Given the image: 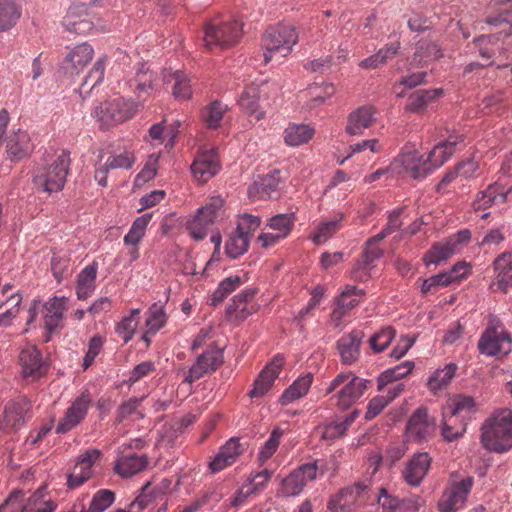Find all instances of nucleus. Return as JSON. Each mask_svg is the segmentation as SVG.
Returning a JSON list of instances; mask_svg holds the SVG:
<instances>
[{
  "mask_svg": "<svg viewBox=\"0 0 512 512\" xmlns=\"http://www.w3.org/2000/svg\"><path fill=\"white\" fill-rule=\"evenodd\" d=\"M482 446L494 453H505L512 448V410H496L481 427Z\"/></svg>",
  "mask_w": 512,
  "mask_h": 512,
  "instance_id": "1",
  "label": "nucleus"
},
{
  "mask_svg": "<svg viewBox=\"0 0 512 512\" xmlns=\"http://www.w3.org/2000/svg\"><path fill=\"white\" fill-rule=\"evenodd\" d=\"M372 381L361 378L353 372H341L336 375L326 388L327 394H332L331 400L341 410L351 408L370 388Z\"/></svg>",
  "mask_w": 512,
  "mask_h": 512,
  "instance_id": "2",
  "label": "nucleus"
},
{
  "mask_svg": "<svg viewBox=\"0 0 512 512\" xmlns=\"http://www.w3.org/2000/svg\"><path fill=\"white\" fill-rule=\"evenodd\" d=\"M70 164V153L65 150L57 151L49 163L36 169L33 176L35 186L48 194L61 191L64 188Z\"/></svg>",
  "mask_w": 512,
  "mask_h": 512,
  "instance_id": "3",
  "label": "nucleus"
},
{
  "mask_svg": "<svg viewBox=\"0 0 512 512\" xmlns=\"http://www.w3.org/2000/svg\"><path fill=\"white\" fill-rule=\"evenodd\" d=\"M242 29L243 23L236 19H211L204 26V45L208 50L234 46L241 39Z\"/></svg>",
  "mask_w": 512,
  "mask_h": 512,
  "instance_id": "4",
  "label": "nucleus"
},
{
  "mask_svg": "<svg viewBox=\"0 0 512 512\" xmlns=\"http://www.w3.org/2000/svg\"><path fill=\"white\" fill-rule=\"evenodd\" d=\"M478 350L481 354L497 358L505 357L512 351V336L497 316H489L478 341Z\"/></svg>",
  "mask_w": 512,
  "mask_h": 512,
  "instance_id": "5",
  "label": "nucleus"
},
{
  "mask_svg": "<svg viewBox=\"0 0 512 512\" xmlns=\"http://www.w3.org/2000/svg\"><path fill=\"white\" fill-rule=\"evenodd\" d=\"M298 33L291 25L279 24L269 27L262 37L264 49V63H269L273 58L288 56L298 42Z\"/></svg>",
  "mask_w": 512,
  "mask_h": 512,
  "instance_id": "6",
  "label": "nucleus"
},
{
  "mask_svg": "<svg viewBox=\"0 0 512 512\" xmlns=\"http://www.w3.org/2000/svg\"><path fill=\"white\" fill-rule=\"evenodd\" d=\"M138 107L133 100L117 97L101 103L95 109V116L103 128H109L132 118Z\"/></svg>",
  "mask_w": 512,
  "mask_h": 512,
  "instance_id": "7",
  "label": "nucleus"
},
{
  "mask_svg": "<svg viewBox=\"0 0 512 512\" xmlns=\"http://www.w3.org/2000/svg\"><path fill=\"white\" fill-rule=\"evenodd\" d=\"M319 461L305 463L298 468L294 469L288 476H286L280 485L278 495L283 497H293L299 495L308 482L317 478L319 469Z\"/></svg>",
  "mask_w": 512,
  "mask_h": 512,
  "instance_id": "8",
  "label": "nucleus"
},
{
  "mask_svg": "<svg viewBox=\"0 0 512 512\" xmlns=\"http://www.w3.org/2000/svg\"><path fill=\"white\" fill-rule=\"evenodd\" d=\"M473 477H466L460 481H452L444 490L438 501L440 512H456L465 506L467 497L473 487Z\"/></svg>",
  "mask_w": 512,
  "mask_h": 512,
  "instance_id": "9",
  "label": "nucleus"
},
{
  "mask_svg": "<svg viewBox=\"0 0 512 512\" xmlns=\"http://www.w3.org/2000/svg\"><path fill=\"white\" fill-rule=\"evenodd\" d=\"M101 457V450L96 448H90L81 453L72 471L68 475V487L71 489L78 488L92 478L94 467L100 461Z\"/></svg>",
  "mask_w": 512,
  "mask_h": 512,
  "instance_id": "10",
  "label": "nucleus"
},
{
  "mask_svg": "<svg viewBox=\"0 0 512 512\" xmlns=\"http://www.w3.org/2000/svg\"><path fill=\"white\" fill-rule=\"evenodd\" d=\"M92 404V397L88 391L82 392L66 409L64 416L56 426V433L65 434L78 426L87 416Z\"/></svg>",
  "mask_w": 512,
  "mask_h": 512,
  "instance_id": "11",
  "label": "nucleus"
},
{
  "mask_svg": "<svg viewBox=\"0 0 512 512\" xmlns=\"http://www.w3.org/2000/svg\"><path fill=\"white\" fill-rule=\"evenodd\" d=\"M470 238L471 232L465 229L449 237L444 242L434 244L425 255L424 260L426 264L437 265L440 262L449 259L452 255L458 252L461 245L468 243Z\"/></svg>",
  "mask_w": 512,
  "mask_h": 512,
  "instance_id": "12",
  "label": "nucleus"
},
{
  "mask_svg": "<svg viewBox=\"0 0 512 512\" xmlns=\"http://www.w3.org/2000/svg\"><path fill=\"white\" fill-rule=\"evenodd\" d=\"M94 49L88 43H81L70 48L60 63V70L69 77L79 75L90 63Z\"/></svg>",
  "mask_w": 512,
  "mask_h": 512,
  "instance_id": "13",
  "label": "nucleus"
},
{
  "mask_svg": "<svg viewBox=\"0 0 512 512\" xmlns=\"http://www.w3.org/2000/svg\"><path fill=\"white\" fill-rule=\"evenodd\" d=\"M224 361L223 350L213 347L203 352L189 369L185 382L193 383L207 374L214 372Z\"/></svg>",
  "mask_w": 512,
  "mask_h": 512,
  "instance_id": "14",
  "label": "nucleus"
},
{
  "mask_svg": "<svg viewBox=\"0 0 512 512\" xmlns=\"http://www.w3.org/2000/svg\"><path fill=\"white\" fill-rule=\"evenodd\" d=\"M224 361L223 350L213 347L203 352L189 369L185 382L193 383L207 374L214 372Z\"/></svg>",
  "mask_w": 512,
  "mask_h": 512,
  "instance_id": "15",
  "label": "nucleus"
},
{
  "mask_svg": "<svg viewBox=\"0 0 512 512\" xmlns=\"http://www.w3.org/2000/svg\"><path fill=\"white\" fill-rule=\"evenodd\" d=\"M436 424L425 408L417 409L407 423V437L413 442L428 441L434 435Z\"/></svg>",
  "mask_w": 512,
  "mask_h": 512,
  "instance_id": "16",
  "label": "nucleus"
},
{
  "mask_svg": "<svg viewBox=\"0 0 512 512\" xmlns=\"http://www.w3.org/2000/svg\"><path fill=\"white\" fill-rule=\"evenodd\" d=\"M220 170V163L215 148L200 151L195 157L191 172L198 183H206L214 177Z\"/></svg>",
  "mask_w": 512,
  "mask_h": 512,
  "instance_id": "17",
  "label": "nucleus"
},
{
  "mask_svg": "<svg viewBox=\"0 0 512 512\" xmlns=\"http://www.w3.org/2000/svg\"><path fill=\"white\" fill-rule=\"evenodd\" d=\"M377 120V110L371 105L360 106L347 117L345 132L350 136H361L366 129L374 126Z\"/></svg>",
  "mask_w": 512,
  "mask_h": 512,
  "instance_id": "18",
  "label": "nucleus"
},
{
  "mask_svg": "<svg viewBox=\"0 0 512 512\" xmlns=\"http://www.w3.org/2000/svg\"><path fill=\"white\" fill-rule=\"evenodd\" d=\"M284 365V358L276 355L270 363L260 372L257 379L254 381L253 388L249 392L251 398L264 396L272 387L274 381L279 376L281 369Z\"/></svg>",
  "mask_w": 512,
  "mask_h": 512,
  "instance_id": "19",
  "label": "nucleus"
},
{
  "mask_svg": "<svg viewBox=\"0 0 512 512\" xmlns=\"http://www.w3.org/2000/svg\"><path fill=\"white\" fill-rule=\"evenodd\" d=\"M68 299L66 297H52L42 305L44 326L49 334L63 327V321Z\"/></svg>",
  "mask_w": 512,
  "mask_h": 512,
  "instance_id": "20",
  "label": "nucleus"
},
{
  "mask_svg": "<svg viewBox=\"0 0 512 512\" xmlns=\"http://www.w3.org/2000/svg\"><path fill=\"white\" fill-rule=\"evenodd\" d=\"M135 163V157L131 152L124 151L120 154L110 155L104 163H97L94 178L102 187L107 185V175L114 169H130Z\"/></svg>",
  "mask_w": 512,
  "mask_h": 512,
  "instance_id": "21",
  "label": "nucleus"
},
{
  "mask_svg": "<svg viewBox=\"0 0 512 512\" xmlns=\"http://www.w3.org/2000/svg\"><path fill=\"white\" fill-rule=\"evenodd\" d=\"M22 374L25 378L39 379L47 372V366L43 361L41 352L36 346H27L22 349L19 356Z\"/></svg>",
  "mask_w": 512,
  "mask_h": 512,
  "instance_id": "22",
  "label": "nucleus"
},
{
  "mask_svg": "<svg viewBox=\"0 0 512 512\" xmlns=\"http://www.w3.org/2000/svg\"><path fill=\"white\" fill-rule=\"evenodd\" d=\"M365 295L364 290L356 286L347 285L337 299L336 307L331 313V319L336 325L340 324L342 319L355 308Z\"/></svg>",
  "mask_w": 512,
  "mask_h": 512,
  "instance_id": "23",
  "label": "nucleus"
},
{
  "mask_svg": "<svg viewBox=\"0 0 512 512\" xmlns=\"http://www.w3.org/2000/svg\"><path fill=\"white\" fill-rule=\"evenodd\" d=\"M368 489L364 482H358L352 486L346 487L329 502V508L333 512H352L353 505L362 497Z\"/></svg>",
  "mask_w": 512,
  "mask_h": 512,
  "instance_id": "24",
  "label": "nucleus"
},
{
  "mask_svg": "<svg viewBox=\"0 0 512 512\" xmlns=\"http://www.w3.org/2000/svg\"><path fill=\"white\" fill-rule=\"evenodd\" d=\"M243 453L242 445L236 438L229 439L209 463L212 473H218L234 464L237 458Z\"/></svg>",
  "mask_w": 512,
  "mask_h": 512,
  "instance_id": "25",
  "label": "nucleus"
},
{
  "mask_svg": "<svg viewBox=\"0 0 512 512\" xmlns=\"http://www.w3.org/2000/svg\"><path fill=\"white\" fill-rule=\"evenodd\" d=\"M31 403L25 396L10 400L4 410V425L13 430L19 429L25 422Z\"/></svg>",
  "mask_w": 512,
  "mask_h": 512,
  "instance_id": "26",
  "label": "nucleus"
},
{
  "mask_svg": "<svg viewBox=\"0 0 512 512\" xmlns=\"http://www.w3.org/2000/svg\"><path fill=\"white\" fill-rule=\"evenodd\" d=\"M362 338V331L353 330L337 341V349L343 364L352 365L359 359Z\"/></svg>",
  "mask_w": 512,
  "mask_h": 512,
  "instance_id": "27",
  "label": "nucleus"
},
{
  "mask_svg": "<svg viewBox=\"0 0 512 512\" xmlns=\"http://www.w3.org/2000/svg\"><path fill=\"white\" fill-rule=\"evenodd\" d=\"M431 466V458L428 453L415 454L407 463L403 471L405 481L411 486H419L427 475Z\"/></svg>",
  "mask_w": 512,
  "mask_h": 512,
  "instance_id": "28",
  "label": "nucleus"
},
{
  "mask_svg": "<svg viewBox=\"0 0 512 512\" xmlns=\"http://www.w3.org/2000/svg\"><path fill=\"white\" fill-rule=\"evenodd\" d=\"M148 463V458L145 455L122 451L116 460L114 470L121 477L128 478L146 469Z\"/></svg>",
  "mask_w": 512,
  "mask_h": 512,
  "instance_id": "29",
  "label": "nucleus"
},
{
  "mask_svg": "<svg viewBox=\"0 0 512 512\" xmlns=\"http://www.w3.org/2000/svg\"><path fill=\"white\" fill-rule=\"evenodd\" d=\"M496 272L494 285L506 293L512 287V252L504 251L493 261Z\"/></svg>",
  "mask_w": 512,
  "mask_h": 512,
  "instance_id": "30",
  "label": "nucleus"
},
{
  "mask_svg": "<svg viewBox=\"0 0 512 512\" xmlns=\"http://www.w3.org/2000/svg\"><path fill=\"white\" fill-rule=\"evenodd\" d=\"M402 163L405 169L415 179L424 178L434 171L429 156L420 154L418 151L402 154Z\"/></svg>",
  "mask_w": 512,
  "mask_h": 512,
  "instance_id": "31",
  "label": "nucleus"
},
{
  "mask_svg": "<svg viewBox=\"0 0 512 512\" xmlns=\"http://www.w3.org/2000/svg\"><path fill=\"white\" fill-rule=\"evenodd\" d=\"M507 191L499 183L491 184L486 190L477 194L473 201L475 211L486 210L494 205L502 204L506 201Z\"/></svg>",
  "mask_w": 512,
  "mask_h": 512,
  "instance_id": "32",
  "label": "nucleus"
},
{
  "mask_svg": "<svg viewBox=\"0 0 512 512\" xmlns=\"http://www.w3.org/2000/svg\"><path fill=\"white\" fill-rule=\"evenodd\" d=\"M33 149L31 138L26 131L18 130L7 140V153L12 159L21 160L28 156Z\"/></svg>",
  "mask_w": 512,
  "mask_h": 512,
  "instance_id": "33",
  "label": "nucleus"
},
{
  "mask_svg": "<svg viewBox=\"0 0 512 512\" xmlns=\"http://www.w3.org/2000/svg\"><path fill=\"white\" fill-rule=\"evenodd\" d=\"M97 271L98 263L96 261H93L80 271L76 280V295L78 299L84 300L93 294L96 287Z\"/></svg>",
  "mask_w": 512,
  "mask_h": 512,
  "instance_id": "34",
  "label": "nucleus"
},
{
  "mask_svg": "<svg viewBox=\"0 0 512 512\" xmlns=\"http://www.w3.org/2000/svg\"><path fill=\"white\" fill-rule=\"evenodd\" d=\"M313 378V374L310 372L298 377L284 390L280 397V403L282 405H288L305 396L313 383Z\"/></svg>",
  "mask_w": 512,
  "mask_h": 512,
  "instance_id": "35",
  "label": "nucleus"
},
{
  "mask_svg": "<svg viewBox=\"0 0 512 512\" xmlns=\"http://www.w3.org/2000/svg\"><path fill=\"white\" fill-rule=\"evenodd\" d=\"M345 215L343 213H336L331 218L321 222L314 234L312 235V241L316 245H320L325 243L328 239H330L334 234H336L342 227V221L344 220Z\"/></svg>",
  "mask_w": 512,
  "mask_h": 512,
  "instance_id": "36",
  "label": "nucleus"
},
{
  "mask_svg": "<svg viewBox=\"0 0 512 512\" xmlns=\"http://www.w3.org/2000/svg\"><path fill=\"white\" fill-rule=\"evenodd\" d=\"M359 416V411L354 410L350 414L346 415L342 420L332 421L325 424L323 427H319L320 435L323 440L333 441L338 437L343 436L348 427L355 421Z\"/></svg>",
  "mask_w": 512,
  "mask_h": 512,
  "instance_id": "37",
  "label": "nucleus"
},
{
  "mask_svg": "<svg viewBox=\"0 0 512 512\" xmlns=\"http://www.w3.org/2000/svg\"><path fill=\"white\" fill-rule=\"evenodd\" d=\"M259 88L251 85L245 88L239 98L240 107L256 121L265 117V111L259 108Z\"/></svg>",
  "mask_w": 512,
  "mask_h": 512,
  "instance_id": "38",
  "label": "nucleus"
},
{
  "mask_svg": "<svg viewBox=\"0 0 512 512\" xmlns=\"http://www.w3.org/2000/svg\"><path fill=\"white\" fill-rule=\"evenodd\" d=\"M21 16L19 0H0V32L16 25Z\"/></svg>",
  "mask_w": 512,
  "mask_h": 512,
  "instance_id": "39",
  "label": "nucleus"
},
{
  "mask_svg": "<svg viewBox=\"0 0 512 512\" xmlns=\"http://www.w3.org/2000/svg\"><path fill=\"white\" fill-rule=\"evenodd\" d=\"M442 93V89L418 90L409 96L407 109L413 113H421L430 102L440 97Z\"/></svg>",
  "mask_w": 512,
  "mask_h": 512,
  "instance_id": "40",
  "label": "nucleus"
},
{
  "mask_svg": "<svg viewBox=\"0 0 512 512\" xmlns=\"http://www.w3.org/2000/svg\"><path fill=\"white\" fill-rule=\"evenodd\" d=\"M76 10H81L82 12H85V6H72L69 8L66 16L63 20V25L65 28L70 31L77 34H87L93 29V23L89 19L88 15L85 14L83 18L79 19V22H76Z\"/></svg>",
  "mask_w": 512,
  "mask_h": 512,
  "instance_id": "41",
  "label": "nucleus"
},
{
  "mask_svg": "<svg viewBox=\"0 0 512 512\" xmlns=\"http://www.w3.org/2000/svg\"><path fill=\"white\" fill-rule=\"evenodd\" d=\"M465 419L459 418L453 414H450L448 411H443V426L441 434L443 438L451 442L461 436L466 431V423Z\"/></svg>",
  "mask_w": 512,
  "mask_h": 512,
  "instance_id": "42",
  "label": "nucleus"
},
{
  "mask_svg": "<svg viewBox=\"0 0 512 512\" xmlns=\"http://www.w3.org/2000/svg\"><path fill=\"white\" fill-rule=\"evenodd\" d=\"M227 109V105L220 101H214L201 110V120L207 128L217 129L220 127Z\"/></svg>",
  "mask_w": 512,
  "mask_h": 512,
  "instance_id": "43",
  "label": "nucleus"
},
{
  "mask_svg": "<svg viewBox=\"0 0 512 512\" xmlns=\"http://www.w3.org/2000/svg\"><path fill=\"white\" fill-rule=\"evenodd\" d=\"M314 135V130L304 124H290L284 131L285 143L289 146H299L308 142Z\"/></svg>",
  "mask_w": 512,
  "mask_h": 512,
  "instance_id": "44",
  "label": "nucleus"
},
{
  "mask_svg": "<svg viewBox=\"0 0 512 512\" xmlns=\"http://www.w3.org/2000/svg\"><path fill=\"white\" fill-rule=\"evenodd\" d=\"M212 224L211 219L206 218L197 210L195 215L187 219L185 228L192 239L201 241L207 236L209 227Z\"/></svg>",
  "mask_w": 512,
  "mask_h": 512,
  "instance_id": "45",
  "label": "nucleus"
},
{
  "mask_svg": "<svg viewBox=\"0 0 512 512\" xmlns=\"http://www.w3.org/2000/svg\"><path fill=\"white\" fill-rule=\"evenodd\" d=\"M140 312L141 310L138 308L132 309L130 314L123 317L116 325L115 331L124 343H128L134 337L139 324Z\"/></svg>",
  "mask_w": 512,
  "mask_h": 512,
  "instance_id": "46",
  "label": "nucleus"
},
{
  "mask_svg": "<svg viewBox=\"0 0 512 512\" xmlns=\"http://www.w3.org/2000/svg\"><path fill=\"white\" fill-rule=\"evenodd\" d=\"M441 56V50L436 43L422 40L417 44L413 62L417 65L424 66L428 62L438 59Z\"/></svg>",
  "mask_w": 512,
  "mask_h": 512,
  "instance_id": "47",
  "label": "nucleus"
},
{
  "mask_svg": "<svg viewBox=\"0 0 512 512\" xmlns=\"http://www.w3.org/2000/svg\"><path fill=\"white\" fill-rule=\"evenodd\" d=\"M152 219V213H145L136 218L132 223L129 232L124 236L123 242L125 245H138L143 239L147 226Z\"/></svg>",
  "mask_w": 512,
  "mask_h": 512,
  "instance_id": "48",
  "label": "nucleus"
},
{
  "mask_svg": "<svg viewBox=\"0 0 512 512\" xmlns=\"http://www.w3.org/2000/svg\"><path fill=\"white\" fill-rule=\"evenodd\" d=\"M250 240L237 231H233L225 244V251L228 257L236 259L248 251Z\"/></svg>",
  "mask_w": 512,
  "mask_h": 512,
  "instance_id": "49",
  "label": "nucleus"
},
{
  "mask_svg": "<svg viewBox=\"0 0 512 512\" xmlns=\"http://www.w3.org/2000/svg\"><path fill=\"white\" fill-rule=\"evenodd\" d=\"M295 224L294 213L277 214L268 219L266 228L278 232L285 238L289 236Z\"/></svg>",
  "mask_w": 512,
  "mask_h": 512,
  "instance_id": "50",
  "label": "nucleus"
},
{
  "mask_svg": "<svg viewBox=\"0 0 512 512\" xmlns=\"http://www.w3.org/2000/svg\"><path fill=\"white\" fill-rule=\"evenodd\" d=\"M475 407L474 399L469 396H456L448 403L444 410L459 418L465 419L473 412Z\"/></svg>",
  "mask_w": 512,
  "mask_h": 512,
  "instance_id": "51",
  "label": "nucleus"
},
{
  "mask_svg": "<svg viewBox=\"0 0 512 512\" xmlns=\"http://www.w3.org/2000/svg\"><path fill=\"white\" fill-rule=\"evenodd\" d=\"M457 366L453 363L446 365L443 369L436 370L428 379L427 386L431 391H438L446 386L454 377Z\"/></svg>",
  "mask_w": 512,
  "mask_h": 512,
  "instance_id": "52",
  "label": "nucleus"
},
{
  "mask_svg": "<svg viewBox=\"0 0 512 512\" xmlns=\"http://www.w3.org/2000/svg\"><path fill=\"white\" fill-rule=\"evenodd\" d=\"M261 217L258 215L243 213L237 216L235 231L249 240L261 225Z\"/></svg>",
  "mask_w": 512,
  "mask_h": 512,
  "instance_id": "53",
  "label": "nucleus"
},
{
  "mask_svg": "<svg viewBox=\"0 0 512 512\" xmlns=\"http://www.w3.org/2000/svg\"><path fill=\"white\" fill-rule=\"evenodd\" d=\"M174 81L173 96L179 100H188L192 96L191 79L182 71H175L172 74Z\"/></svg>",
  "mask_w": 512,
  "mask_h": 512,
  "instance_id": "54",
  "label": "nucleus"
},
{
  "mask_svg": "<svg viewBox=\"0 0 512 512\" xmlns=\"http://www.w3.org/2000/svg\"><path fill=\"white\" fill-rule=\"evenodd\" d=\"M167 316L164 312L163 306L154 303L147 311L146 327L147 333L155 334L165 326Z\"/></svg>",
  "mask_w": 512,
  "mask_h": 512,
  "instance_id": "55",
  "label": "nucleus"
},
{
  "mask_svg": "<svg viewBox=\"0 0 512 512\" xmlns=\"http://www.w3.org/2000/svg\"><path fill=\"white\" fill-rule=\"evenodd\" d=\"M154 73L150 71H139L133 79V85L137 97L141 100L146 98L153 91Z\"/></svg>",
  "mask_w": 512,
  "mask_h": 512,
  "instance_id": "56",
  "label": "nucleus"
},
{
  "mask_svg": "<svg viewBox=\"0 0 512 512\" xmlns=\"http://www.w3.org/2000/svg\"><path fill=\"white\" fill-rule=\"evenodd\" d=\"M283 433V430H281L280 428H275L271 432L269 438L266 440L258 454V461L261 465H263L267 460H269L277 451Z\"/></svg>",
  "mask_w": 512,
  "mask_h": 512,
  "instance_id": "57",
  "label": "nucleus"
},
{
  "mask_svg": "<svg viewBox=\"0 0 512 512\" xmlns=\"http://www.w3.org/2000/svg\"><path fill=\"white\" fill-rule=\"evenodd\" d=\"M281 182L279 170H274L271 173L261 177L259 181L255 182V188L261 194V197H270L272 193L276 192Z\"/></svg>",
  "mask_w": 512,
  "mask_h": 512,
  "instance_id": "58",
  "label": "nucleus"
},
{
  "mask_svg": "<svg viewBox=\"0 0 512 512\" xmlns=\"http://www.w3.org/2000/svg\"><path fill=\"white\" fill-rule=\"evenodd\" d=\"M41 498L42 492L36 491L27 499L20 512H54L57 505L51 500L40 503Z\"/></svg>",
  "mask_w": 512,
  "mask_h": 512,
  "instance_id": "59",
  "label": "nucleus"
},
{
  "mask_svg": "<svg viewBox=\"0 0 512 512\" xmlns=\"http://www.w3.org/2000/svg\"><path fill=\"white\" fill-rule=\"evenodd\" d=\"M105 61L106 58L102 57L94 63L93 67L82 83L81 90L88 88V91L90 92L100 83H102L105 72Z\"/></svg>",
  "mask_w": 512,
  "mask_h": 512,
  "instance_id": "60",
  "label": "nucleus"
},
{
  "mask_svg": "<svg viewBox=\"0 0 512 512\" xmlns=\"http://www.w3.org/2000/svg\"><path fill=\"white\" fill-rule=\"evenodd\" d=\"M242 281L239 276H230L220 282L217 289L212 296V303L214 305L222 302L230 293L236 290Z\"/></svg>",
  "mask_w": 512,
  "mask_h": 512,
  "instance_id": "61",
  "label": "nucleus"
},
{
  "mask_svg": "<svg viewBox=\"0 0 512 512\" xmlns=\"http://www.w3.org/2000/svg\"><path fill=\"white\" fill-rule=\"evenodd\" d=\"M115 494L108 489L96 492L90 502L87 512H103L114 502Z\"/></svg>",
  "mask_w": 512,
  "mask_h": 512,
  "instance_id": "62",
  "label": "nucleus"
},
{
  "mask_svg": "<svg viewBox=\"0 0 512 512\" xmlns=\"http://www.w3.org/2000/svg\"><path fill=\"white\" fill-rule=\"evenodd\" d=\"M394 337L395 330L388 326L375 333L370 338L369 343L374 352L380 353L389 346Z\"/></svg>",
  "mask_w": 512,
  "mask_h": 512,
  "instance_id": "63",
  "label": "nucleus"
},
{
  "mask_svg": "<svg viewBox=\"0 0 512 512\" xmlns=\"http://www.w3.org/2000/svg\"><path fill=\"white\" fill-rule=\"evenodd\" d=\"M498 41L499 38L495 35H483L474 40L480 56L487 60L491 59L499 49Z\"/></svg>",
  "mask_w": 512,
  "mask_h": 512,
  "instance_id": "64",
  "label": "nucleus"
}]
</instances>
